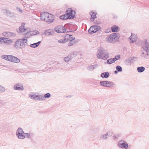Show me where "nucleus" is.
Returning a JSON list of instances; mask_svg holds the SVG:
<instances>
[{
    "instance_id": "f3484780",
    "label": "nucleus",
    "mask_w": 149,
    "mask_h": 149,
    "mask_svg": "<svg viewBox=\"0 0 149 149\" xmlns=\"http://www.w3.org/2000/svg\"><path fill=\"white\" fill-rule=\"evenodd\" d=\"M111 30L113 32H117L118 31V30L119 29V27L117 26L113 25L111 26Z\"/></svg>"
},
{
    "instance_id": "f03ea898",
    "label": "nucleus",
    "mask_w": 149,
    "mask_h": 149,
    "mask_svg": "<svg viewBox=\"0 0 149 149\" xmlns=\"http://www.w3.org/2000/svg\"><path fill=\"white\" fill-rule=\"evenodd\" d=\"M120 35L118 33H113L109 36L107 38V42L112 43H114L115 42H117L119 40Z\"/></svg>"
},
{
    "instance_id": "58836bf2",
    "label": "nucleus",
    "mask_w": 149,
    "mask_h": 149,
    "mask_svg": "<svg viewBox=\"0 0 149 149\" xmlns=\"http://www.w3.org/2000/svg\"><path fill=\"white\" fill-rule=\"evenodd\" d=\"M71 59V56H68L65 57L64 58V60L66 62H68Z\"/></svg>"
},
{
    "instance_id": "09e8293b",
    "label": "nucleus",
    "mask_w": 149,
    "mask_h": 149,
    "mask_svg": "<svg viewBox=\"0 0 149 149\" xmlns=\"http://www.w3.org/2000/svg\"><path fill=\"white\" fill-rule=\"evenodd\" d=\"M2 35L3 36H4L5 37H8V32H4L3 33Z\"/></svg>"
},
{
    "instance_id": "393cba45",
    "label": "nucleus",
    "mask_w": 149,
    "mask_h": 149,
    "mask_svg": "<svg viewBox=\"0 0 149 149\" xmlns=\"http://www.w3.org/2000/svg\"><path fill=\"white\" fill-rule=\"evenodd\" d=\"M145 68L143 66L138 67L137 68V70L138 72L141 73L143 72L145 70Z\"/></svg>"
},
{
    "instance_id": "a211bd4d",
    "label": "nucleus",
    "mask_w": 149,
    "mask_h": 149,
    "mask_svg": "<svg viewBox=\"0 0 149 149\" xmlns=\"http://www.w3.org/2000/svg\"><path fill=\"white\" fill-rule=\"evenodd\" d=\"M109 76V74L107 72L102 73L100 77L102 78H107Z\"/></svg>"
},
{
    "instance_id": "680f3d73",
    "label": "nucleus",
    "mask_w": 149,
    "mask_h": 149,
    "mask_svg": "<svg viewBox=\"0 0 149 149\" xmlns=\"http://www.w3.org/2000/svg\"><path fill=\"white\" fill-rule=\"evenodd\" d=\"M19 11L20 12V13H22V10L20 8H19Z\"/></svg>"
},
{
    "instance_id": "7c9ffc66",
    "label": "nucleus",
    "mask_w": 149,
    "mask_h": 149,
    "mask_svg": "<svg viewBox=\"0 0 149 149\" xmlns=\"http://www.w3.org/2000/svg\"><path fill=\"white\" fill-rule=\"evenodd\" d=\"M43 96L40 95H37V100L40 101L44 100L45 99L43 98Z\"/></svg>"
},
{
    "instance_id": "0e129e2a",
    "label": "nucleus",
    "mask_w": 149,
    "mask_h": 149,
    "mask_svg": "<svg viewBox=\"0 0 149 149\" xmlns=\"http://www.w3.org/2000/svg\"><path fill=\"white\" fill-rule=\"evenodd\" d=\"M27 31H31L30 29V28L29 29L28 28H27Z\"/></svg>"
},
{
    "instance_id": "f8f14e48",
    "label": "nucleus",
    "mask_w": 149,
    "mask_h": 149,
    "mask_svg": "<svg viewBox=\"0 0 149 149\" xmlns=\"http://www.w3.org/2000/svg\"><path fill=\"white\" fill-rule=\"evenodd\" d=\"M129 39L131 40V43H133L135 42L137 40V35L132 34L131 36L129 37Z\"/></svg>"
},
{
    "instance_id": "39448f33",
    "label": "nucleus",
    "mask_w": 149,
    "mask_h": 149,
    "mask_svg": "<svg viewBox=\"0 0 149 149\" xmlns=\"http://www.w3.org/2000/svg\"><path fill=\"white\" fill-rule=\"evenodd\" d=\"M65 13L68 15V18L70 19L74 18L76 14L75 11L73 10L72 8H70L67 9Z\"/></svg>"
},
{
    "instance_id": "b1692460",
    "label": "nucleus",
    "mask_w": 149,
    "mask_h": 149,
    "mask_svg": "<svg viewBox=\"0 0 149 149\" xmlns=\"http://www.w3.org/2000/svg\"><path fill=\"white\" fill-rule=\"evenodd\" d=\"M107 81H101L100 82V85L104 87H107V86H107Z\"/></svg>"
},
{
    "instance_id": "9b49d317",
    "label": "nucleus",
    "mask_w": 149,
    "mask_h": 149,
    "mask_svg": "<svg viewBox=\"0 0 149 149\" xmlns=\"http://www.w3.org/2000/svg\"><path fill=\"white\" fill-rule=\"evenodd\" d=\"M14 89L15 90L23 91L24 90V87L21 84L17 83L15 85Z\"/></svg>"
},
{
    "instance_id": "c9c22d12",
    "label": "nucleus",
    "mask_w": 149,
    "mask_h": 149,
    "mask_svg": "<svg viewBox=\"0 0 149 149\" xmlns=\"http://www.w3.org/2000/svg\"><path fill=\"white\" fill-rule=\"evenodd\" d=\"M116 70H117L119 72H122L123 70L122 67L119 65L116 67Z\"/></svg>"
},
{
    "instance_id": "a19ab883",
    "label": "nucleus",
    "mask_w": 149,
    "mask_h": 149,
    "mask_svg": "<svg viewBox=\"0 0 149 149\" xmlns=\"http://www.w3.org/2000/svg\"><path fill=\"white\" fill-rule=\"evenodd\" d=\"M5 90V88L3 86L0 85V92L2 93L4 92Z\"/></svg>"
},
{
    "instance_id": "4c0bfd02",
    "label": "nucleus",
    "mask_w": 149,
    "mask_h": 149,
    "mask_svg": "<svg viewBox=\"0 0 149 149\" xmlns=\"http://www.w3.org/2000/svg\"><path fill=\"white\" fill-rule=\"evenodd\" d=\"M121 136V134H116L114 135L113 136V138L114 139H117L119 137H120Z\"/></svg>"
},
{
    "instance_id": "423d86ee",
    "label": "nucleus",
    "mask_w": 149,
    "mask_h": 149,
    "mask_svg": "<svg viewBox=\"0 0 149 149\" xmlns=\"http://www.w3.org/2000/svg\"><path fill=\"white\" fill-rule=\"evenodd\" d=\"M101 27L96 25L91 26L88 30V32L89 33L93 34L99 31L101 29Z\"/></svg>"
},
{
    "instance_id": "8fccbe9b",
    "label": "nucleus",
    "mask_w": 149,
    "mask_h": 149,
    "mask_svg": "<svg viewBox=\"0 0 149 149\" xmlns=\"http://www.w3.org/2000/svg\"><path fill=\"white\" fill-rule=\"evenodd\" d=\"M92 66H93L92 65H91V66L88 67V70H89L90 71L93 70V68H92L93 67Z\"/></svg>"
},
{
    "instance_id": "4d7b16f0",
    "label": "nucleus",
    "mask_w": 149,
    "mask_h": 149,
    "mask_svg": "<svg viewBox=\"0 0 149 149\" xmlns=\"http://www.w3.org/2000/svg\"><path fill=\"white\" fill-rule=\"evenodd\" d=\"M109 135H110V134L109 133V132H107L106 133V134H105V137H107V136Z\"/></svg>"
},
{
    "instance_id": "e433bc0d",
    "label": "nucleus",
    "mask_w": 149,
    "mask_h": 149,
    "mask_svg": "<svg viewBox=\"0 0 149 149\" xmlns=\"http://www.w3.org/2000/svg\"><path fill=\"white\" fill-rule=\"evenodd\" d=\"M51 95L49 93H47L45 94L43 96V98H49L50 97Z\"/></svg>"
},
{
    "instance_id": "79ce46f5",
    "label": "nucleus",
    "mask_w": 149,
    "mask_h": 149,
    "mask_svg": "<svg viewBox=\"0 0 149 149\" xmlns=\"http://www.w3.org/2000/svg\"><path fill=\"white\" fill-rule=\"evenodd\" d=\"M8 37L15 35V34L14 33H11L10 32H8Z\"/></svg>"
},
{
    "instance_id": "5fc2aeb1",
    "label": "nucleus",
    "mask_w": 149,
    "mask_h": 149,
    "mask_svg": "<svg viewBox=\"0 0 149 149\" xmlns=\"http://www.w3.org/2000/svg\"><path fill=\"white\" fill-rule=\"evenodd\" d=\"M94 22H95V23L97 24H99L100 23V22L99 21H97V20L96 21H95Z\"/></svg>"
},
{
    "instance_id": "9d476101",
    "label": "nucleus",
    "mask_w": 149,
    "mask_h": 149,
    "mask_svg": "<svg viewBox=\"0 0 149 149\" xmlns=\"http://www.w3.org/2000/svg\"><path fill=\"white\" fill-rule=\"evenodd\" d=\"M19 40H20V49H22L24 48L26 44L27 43L28 40L26 39H20Z\"/></svg>"
},
{
    "instance_id": "de8ad7c7",
    "label": "nucleus",
    "mask_w": 149,
    "mask_h": 149,
    "mask_svg": "<svg viewBox=\"0 0 149 149\" xmlns=\"http://www.w3.org/2000/svg\"><path fill=\"white\" fill-rule=\"evenodd\" d=\"M24 134L25 136H26V137L29 138L30 137L31 135L29 133H24Z\"/></svg>"
},
{
    "instance_id": "6e6d98bb",
    "label": "nucleus",
    "mask_w": 149,
    "mask_h": 149,
    "mask_svg": "<svg viewBox=\"0 0 149 149\" xmlns=\"http://www.w3.org/2000/svg\"><path fill=\"white\" fill-rule=\"evenodd\" d=\"M31 33V31H27V32L26 33H24V34L25 35H27L29 33Z\"/></svg>"
},
{
    "instance_id": "5701e85b",
    "label": "nucleus",
    "mask_w": 149,
    "mask_h": 149,
    "mask_svg": "<svg viewBox=\"0 0 149 149\" xmlns=\"http://www.w3.org/2000/svg\"><path fill=\"white\" fill-rule=\"evenodd\" d=\"M41 42V41H39L37 42L31 44L30 46V47L32 48H36L39 46Z\"/></svg>"
},
{
    "instance_id": "c03bdc74",
    "label": "nucleus",
    "mask_w": 149,
    "mask_h": 149,
    "mask_svg": "<svg viewBox=\"0 0 149 149\" xmlns=\"http://www.w3.org/2000/svg\"><path fill=\"white\" fill-rule=\"evenodd\" d=\"M100 138L102 140H104L106 139L107 138V137H105L104 134H102L100 136Z\"/></svg>"
},
{
    "instance_id": "c756f323",
    "label": "nucleus",
    "mask_w": 149,
    "mask_h": 149,
    "mask_svg": "<svg viewBox=\"0 0 149 149\" xmlns=\"http://www.w3.org/2000/svg\"><path fill=\"white\" fill-rule=\"evenodd\" d=\"M67 38L66 37V36L65 37V38L63 39H60L58 40V42L61 43H64L67 42L66 41H67Z\"/></svg>"
},
{
    "instance_id": "bb28decb",
    "label": "nucleus",
    "mask_w": 149,
    "mask_h": 149,
    "mask_svg": "<svg viewBox=\"0 0 149 149\" xmlns=\"http://www.w3.org/2000/svg\"><path fill=\"white\" fill-rule=\"evenodd\" d=\"M107 86H107L108 87H115L116 86V84L114 83V82L109 81H107Z\"/></svg>"
},
{
    "instance_id": "7ed1b4c3",
    "label": "nucleus",
    "mask_w": 149,
    "mask_h": 149,
    "mask_svg": "<svg viewBox=\"0 0 149 149\" xmlns=\"http://www.w3.org/2000/svg\"><path fill=\"white\" fill-rule=\"evenodd\" d=\"M144 45L142 47L143 49L142 50V54L141 55L142 57H146L149 55V43L147 42L146 40H145Z\"/></svg>"
},
{
    "instance_id": "2eb2a0df",
    "label": "nucleus",
    "mask_w": 149,
    "mask_h": 149,
    "mask_svg": "<svg viewBox=\"0 0 149 149\" xmlns=\"http://www.w3.org/2000/svg\"><path fill=\"white\" fill-rule=\"evenodd\" d=\"M20 40H19V39L17 40L14 44L13 47L17 49H20Z\"/></svg>"
},
{
    "instance_id": "f704fd0d",
    "label": "nucleus",
    "mask_w": 149,
    "mask_h": 149,
    "mask_svg": "<svg viewBox=\"0 0 149 149\" xmlns=\"http://www.w3.org/2000/svg\"><path fill=\"white\" fill-rule=\"evenodd\" d=\"M19 133H24L23 130L22 128L20 127H19L18 128L17 130L16 134H17Z\"/></svg>"
},
{
    "instance_id": "a878e982",
    "label": "nucleus",
    "mask_w": 149,
    "mask_h": 149,
    "mask_svg": "<svg viewBox=\"0 0 149 149\" xmlns=\"http://www.w3.org/2000/svg\"><path fill=\"white\" fill-rule=\"evenodd\" d=\"M29 97L31 99L37 100V95H35V94H29Z\"/></svg>"
},
{
    "instance_id": "4be33fe9",
    "label": "nucleus",
    "mask_w": 149,
    "mask_h": 149,
    "mask_svg": "<svg viewBox=\"0 0 149 149\" xmlns=\"http://www.w3.org/2000/svg\"><path fill=\"white\" fill-rule=\"evenodd\" d=\"M17 136L19 139H23L25 138V136L24 133H18L16 134Z\"/></svg>"
},
{
    "instance_id": "72a5a7b5",
    "label": "nucleus",
    "mask_w": 149,
    "mask_h": 149,
    "mask_svg": "<svg viewBox=\"0 0 149 149\" xmlns=\"http://www.w3.org/2000/svg\"><path fill=\"white\" fill-rule=\"evenodd\" d=\"M120 56L119 54H118L116 55L115 57L113 58V59L114 61L115 62V61L118 60H119L120 58Z\"/></svg>"
},
{
    "instance_id": "bf43d9fd",
    "label": "nucleus",
    "mask_w": 149,
    "mask_h": 149,
    "mask_svg": "<svg viewBox=\"0 0 149 149\" xmlns=\"http://www.w3.org/2000/svg\"><path fill=\"white\" fill-rule=\"evenodd\" d=\"M118 72H119L117 70H115L114 72V73L116 74H117Z\"/></svg>"
},
{
    "instance_id": "e2e57ef3",
    "label": "nucleus",
    "mask_w": 149,
    "mask_h": 149,
    "mask_svg": "<svg viewBox=\"0 0 149 149\" xmlns=\"http://www.w3.org/2000/svg\"><path fill=\"white\" fill-rule=\"evenodd\" d=\"M2 37H0V42H2Z\"/></svg>"
},
{
    "instance_id": "864d4df0",
    "label": "nucleus",
    "mask_w": 149,
    "mask_h": 149,
    "mask_svg": "<svg viewBox=\"0 0 149 149\" xmlns=\"http://www.w3.org/2000/svg\"><path fill=\"white\" fill-rule=\"evenodd\" d=\"M21 26H20V27H22H22H24L25 26V23H22L21 24Z\"/></svg>"
},
{
    "instance_id": "37998d69",
    "label": "nucleus",
    "mask_w": 149,
    "mask_h": 149,
    "mask_svg": "<svg viewBox=\"0 0 149 149\" xmlns=\"http://www.w3.org/2000/svg\"><path fill=\"white\" fill-rule=\"evenodd\" d=\"M45 35L47 36H49L52 34L51 33L49 32V30H45Z\"/></svg>"
},
{
    "instance_id": "4468645a",
    "label": "nucleus",
    "mask_w": 149,
    "mask_h": 149,
    "mask_svg": "<svg viewBox=\"0 0 149 149\" xmlns=\"http://www.w3.org/2000/svg\"><path fill=\"white\" fill-rule=\"evenodd\" d=\"M47 12H42L40 14V19L41 20L45 21V19H46V16L47 15Z\"/></svg>"
},
{
    "instance_id": "1a4fd4ad",
    "label": "nucleus",
    "mask_w": 149,
    "mask_h": 149,
    "mask_svg": "<svg viewBox=\"0 0 149 149\" xmlns=\"http://www.w3.org/2000/svg\"><path fill=\"white\" fill-rule=\"evenodd\" d=\"M54 17L53 15L48 13L47 15L46 16L45 22L49 24L52 23L54 21Z\"/></svg>"
},
{
    "instance_id": "412c9836",
    "label": "nucleus",
    "mask_w": 149,
    "mask_h": 149,
    "mask_svg": "<svg viewBox=\"0 0 149 149\" xmlns=\"http://www.w3.org/2000/svg\"><path fill=\"white\" fill-rule=\"evenodd\" d=\"M11 57H12V59L11 60V62H14L15 63H18L20 62L19 59L17 57L13 56Z\"/></svg>"
},
{
    "instance_id": "69168bd1",
    "label": "nucleus",
    "mask_w": 149,
    "mask_h": 149,
    "mask_svg": "<svg viewBox=\"0 0 149 149\" xmlns=\"http://www.w3.org/2000/svg\"><path fill=\"white\" fill-rule=\"evenodd\" d=\"M25 38H28V37H25Z\"/></svg>"
},
{
    "instance_id": "13d9d810",
    "label": "nucleus",
    "mask_w": 149,
    "mask_h": 149,
    "mask_svg": "<svg viewBox=\"0 0 149 149\" xmlns=\"http://www.w3.org/2000/svg\"><path fill=\"white\" fill-rule=\"evenodd\" d=\"M130 58H131L132 61H133V60L134 59H135L136 58V57H130Z\"/></svg>"
},
{
    "instance_id": "ddd939ff",
    "label": "nucleus",
    "mask_w": 149,
    "mask_h": 149,
    "mask_svg": "<svg viewBox=\"0 0 149 149\" xmlns=\"http://www.w3.org/2000/svg\"><path fill=\"white\" fill-rule=\"evenodd\" d=\"M90 14L91 16L90 18V20L91 22H93L95 18H96L97 13L94 12H90Z\"/></svg>"
},
{
    "instance_id": "603ef678",
    "label": "nucleus",
    "mask_w": 149,
    "mask_h": 149,
    "mask_svg": "<svg viewBox=\"0 0 149 149\" xmlns=\"http://www.w3.org/2000/svg\"><path fill=\"white\" fill-rule=\"evenodd\" d=\"M93 66V69H95L99 65L97 64H95L94 65H92Z\"/></svg>"
},
{
    "instance_id": "ea45409f",
    "label": "nucleus",
    "mask_w": 149,
    "mask_h": 149,
    "mask_svg": "<svg viewBox=\"0 0 149 149\" xmlns=\"http://www.w3.org/2000/svg\"><path fill=\"white\" fill-rule=\"evenodd\" d=\"M7 15L10 17H12L14 16L13 14V13H12L8 11H7Z\"/></svg>"
},
{
    "instance_id": "dca6fc26",
    "label": "nucleus",
    "mask_w": 149,
    "mask_h": 149,
    "mask_svg": "<svg viewBox=\"0 0 149 149\" xmlns=\"http://www.w3.org/2000/svg\"><path fill=\"white\" fill-rule=\"evenodd\" d=\"M27 29L24 27L22 28V27H19V29H17L16 31L19 34H21L22 33L27 31Z\"/></svg>"
},
{
    "instance_id": "aec40b11",
    "label": "nucleus",
    "mask_w": 149,
    "mask_h": 149,
    "mask_svg": "<svg viewBox=\"0 0 149 149\" xmlns=\"http://www.w3.org/2000/svg\"><path fill=\"white\" fill-rule=\"evenodd\" d=\"M68 17V15L67 14L65 13V14L62 15L59 17V18L63 20H67L69 19Z\"/></svg>"
},
{
    "instance_id": "6e6552de",
    "label": "nucleus",
    "mask_w": 149,
    "mask_h": 149,
    "mask_svg": "<svg viewBox=\"0 0 149 149\" xmlns=\"http://www.w3.org/2000/svg\"><path fill=\"white\" fill-rule=\"evenodd\" d=\"M55 30L57 33H64L67 31V29L64 26L59 25L55 27Z\"/></svg>"
},
{
    "instance_id": "052dcab7",
    "label": "nucleus",
    "mask_w": 149,
    "mask_h": 149,
    "mask_svg": "<svg viewBox=\"0 0 149 149\" xmlns=\"http://www.w3.org/2000/svg\"><path fill=\"white\" fill-rule=\"evenodd\" d=\"M72 32V31L70 30V31H66L65 32H66V33H69L70 32Z\"/></svg>"
},
{
    "instance_id": "c85d7f7f",
    "label": "nucleus",
    "mask_w": 149,
    "mask_h": 149,
    "mask_svg": "<svg viewBox=\"0 0 149 149\" xmlns=\"http://www.w3.org/2000/svg\"><path fill=\"white\" fill-rule=\"evenodd\" d=\"M114 62L115 61H114L113 59V58H110L109 59H108L107 60V61L105 63H107L108 64L110 65Z\"/></svg>"
},
{
    "instance_id": "3c124183",
    "label": "nucleus",
    "mask_w": 149,
    "mask_h": 149,
    "mask_svg": "<svg viewBox=\"0 0 149 149\" xmlns=\"http://www.w3.org/2000/svg\"><path fill=\"white\" fill-rule=\"evenodd\" d=\"M110 31V28H108L105 30L104 32L106 33H108Z\"/></svg>"
},
{
    "instance_id": "49530a36",
    "label": "nucleus",
    "mask_w": 149,
    "mask_h": 149,
    "mask_svg": "<svg viewBox=\"0 0 149 149\" xmlns=\"http://www.w3.org/2000/svg\"><path fill=\"white\" fill-rule=\"evenodd\" d=\"M8 59H7V61H10L11 62V60L12 59V57H11L13 56L12 55H8Z\"/></svg>"
},
{
    "instance_id": "2f4dec72",
    "label": "nucleus",
    "mask_w": 149,
    "mask_h": 149,
    "mask_svg": "<svg viewBox=\"0 0 149 149\" xmlns=\"http://www.w3.org/2000/svg\"><path fill=\"white\" fill-rule=\"evenodd\" d=\"M132 61L130 57L125 61V63L127 65H130Z\"/></svg>"
},
{
    "instance_id": "20e7f679",
    "label": "nucleus",
    "mask_w": 149,
    "mask_h": 149,
    "mask_svg": "<svg viewBox=\"0 0 149 149\" xmlns=\"http://www.w3.org/2000/svg\"><path fill=\"white\" fill-rule=\"evenodd\" d=\"M66 36L67 38L66 42H67L70 41L68 43V46H71L75 45L78 43V40H74L75 39V38L72 37V35L66 34Z\"/></svg>"
},
{
    "instance_id": "f257e3e1",
    "label": "nucleus",
    "mask_w": 149,
    "mask_h": 149,
    "mask_svg": "<svg viewBox=\"0 0 149 149\" xmlns=\"http://www.w3.org/2000/svg\"><path fill=\"white\" fill-rule=\"evenodd\" d=\"M97 53V57L98 58L106 60L109 57V53L102 47L98 49Z\"/></svg>"
},
{
    "instance_id": "0eeeda50",
    "label": "nucleus",
    "mask_w": 149,
    "mask_h": 149,
    "mask_svg": "<svg viewBox=\"0 0 149 149\" xmlns=\"http://www.w3.org/2000/svg\"><path fill=\"white\" fill-rule=\"evenodd\" d=\"M118 146L122 149H127L128 147L127 143L123 140H120L118 143Z\"/></svg>"
},
{
    "instance_id": "473e14b6",
    "label": "nucleus",
    "mask_w": 149,
    "mask_h": 149,
    "mask_svg": "<svg viewBox=\"0 0 149 149\" xmlns=\"http://www.w3.org/2000/svg\"><path fill=\"white\" fill-rule=\"evenodd\" d=\"M39 33V31L36 30L31 31V33H30V35L31 36L36 35Z\"/></svg>"
},
{
    "instance_id": "cd10ccee",
    "label": "nucleus",
    "mask_w": 149,
    "mask_h": 149,
    "mask_svg": "<svg viewBox=\"0 0 149 149\" xmlns=\"http://www.w3.org/2000/svg\"><path fill=\"white\" fill-rule=\"evenodd\" d=\"M65 26H66L70 30H72L70 29H72L73 27L74 26H75L76 25H73V24H70V23H67L65 24Z\"/></svg>"
},
{
    "instance_id": "6ab92c4d",
    "label": "nucleus",
    "mask_w": 149,
    "mask_h": 149,
    "mask_svg": "<svg viewBox=\"0 0 149 149\" xmlns=\"http://www.w3.org/2000/svg\"><path fill=\"white\" fill-rule=\"evenodd\" d=\"M2 41L4 43L9 44L10 42H12V40L10 39L7 38L2 37Z\"/></svg>"
},
{
    "instance_id": "a18cd8bd",
    "label": "nucleus",
    "mask_w": 149,
    "mask_h": 149,
    "mask_svg": "<svg viewBox=\"0 0 149 149\" xmlns=\"http://www.w3.org/2000/svg\"><path fill=\"white\" fill-rule=\"evenodd\" d=\"M1 58L7 60L8 59V56L7 55H3L1 56Z\"/></svg>"
}]
</instances>
